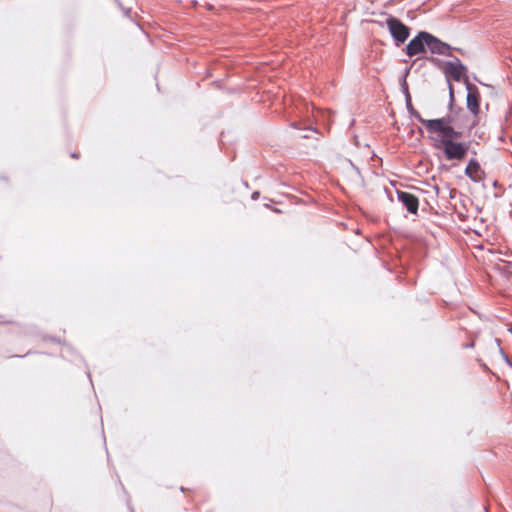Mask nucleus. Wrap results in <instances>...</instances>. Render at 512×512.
Returning <instances> with one entry per match:
<instances>
[{
	"label": "nucleus",
	"instance_id": "obj_1",
	"mask_svg": "<svg viewBox=\"0 0 512 512\" xmlns=\"http://www.w3.org/2000/svg\"><path fill=\"white\" fill-rule=\"evenodd\" d=\"M429 60L441 68L448 84L451 81H462L465 84V80H469L467 75L468 68L459 58L454 57L453 60L443 61L439 58L431 57Z\"/></svg>",
	"mask_w": 512,
	"mask_h": 512
},
{
	"label": "nucleus",
	"instance_id": "obj_2",
	"mask_svg": "<svg viewBox=\"0 0 512 512\" xmlns=\"http://www.w3.org/2000/svg\"><path fill=\"white\" fill-rule=\"evenodd\" d=\"M437 150H441L449 161H463L469 152L470 142L465 141H445L444 144L433 145Z\"/></svg>",
	"mask_w": 512,
	"mask_h": 512
},
{
	"label": "nucleus",
	"instance_id": "obj_3",
	"mask_svg": "<svg viewBox=\"0 0 512 512\" xmlns=\"http://www.w3.org/2000/svg\"><path fill=\"white\" fill-rule=\"evenodd\" d=\"M385 24L396 47H400L407 41L410 36L411 28L399 18L389 15L385 20Z\"/></svg>",
	"mask_w": 512,
	"mask_h": 512
},
{
	"label": "nucleus",
	"instance_id": "obj_4",
	"mask_svg": "<svg viewBox=\"0 0 512 512\" xmlns=\"http://www.w3.org/2000/svg\"><path fill=\"white\" fill-rule=\"evenodd\" d=\"M428 46V32L419 31L406 45L404 51L407 56L426 54Z\"/></svg>",
	"mask_w": 512,
	"mask_h": 512
},
{
	"label": "nucleus",
	"instance_id": "obj_5",
	"mask_svg": "<svg viewBox=\"0 0 512 512\" xmlns=\"http://www.w3.org/2000/svg\"><path fill=\"white\" fill-rule=\"evenodd\" d=\"M465 87L467 90L466 96V106L467 110L473 115L474 118H477L480 114V101L481 96L478 87L471 83L469 80H465Z\"/></svg>",
	"mask_w": 512,
	"mask_h": 512
},
{
	"label": "nucleus",
	"instance_id": "obj_6",
	"mask_svg": "<svg viewBox=\"0 0 512 512\" xmlns=\"http://www.w3.org/2000/svg\"><path fill=\"white\" fill-rule=\"evenodd\" d=\"M458 115H463V113L449 112L444 117L429 119L426 121V130L433 134L444 129L446 126L458 125Z\"/></svg>",
	"mask_w": 512,
	"mask_h": 512
},
{
	"label": "nucleus",
	"instance_id": "obj_7",
	"mask_svg": "<svg viewBox=\"0 0 512 512\" xmlns=\"http://www.w3.org/2000/svg\"><path fill=\"white\" fill-rule=\"evenodd\" d=\"M454 49L450 44L428 32L427 51H430L432 54L453 57L451 51Z\"/></svg>",
	"mask_w": 512,
	"mask_h": 512
},
{
	"label": "nucleus",
	"instance_id": "obj_8",
	"mask_svg": "<svg viewBox=\"0 0 512 512\" xmlns=\"http://www.w3.org/2000/svg\"><path fill=\"white\" fill-rule=\"evenodd\" d=\"M460 129L457 125L446 126L437 132L439 134L437 138L432 136L429 138L434 141L433 145L444 144L445 141H457L463 137V132Z\"/></svg>",
	"mask_w": 512,
	"mask_h": 512
},
{
	"label": "nucleus",
	"instance_id": "obj_9",
	"mask_svg": "<svg viewBox=\"0 0 512 512\" xmlns=\"http://www.w3.org/2000/svg\"><path fill=\"white\" fill-rule=\"evenodd\" d=\"M397 199L408 213L417 215L419 209V199L413 193L396 189Z\"/></svg>",
	"mask_w": 512,
	"mask_h": 512
},
{
	"label": "nucleus",
	"instance_id": "obj_10",
	"mask_svg": "<svg viewBox=\"0 0 512 512\" xmlns=\"http://www.w3.org/2000/svg\"><path fill=\"white\" fill-rule=\"evenodd\" d=\"M449 103H448V111L452 113H463L466 115V111L463 107L457 106L455 104V95H454V87L452 83H449Z\"/></svg>",
	"mask_w": 512,
	"mask_h": 512
},
{
	"label": "nucleus",
	"instance_id": "obj_11",
	"mask_svg": "<svg viewBox=\"0 0 512 512\" xmlns=\"http://www.w3.org/2000/svg\"><path fill=\"white\" fill-rule=\"evenodd\" d=\"M405 105H406V109H407V112L409 113L410 117H412V118L416 119L417 121H419L426 128V124H427L426 121L428 119H424L421 116V114L414 108V106L412 104V98L405 100Z\"/></svg>",
	"mask_w": 512,
	"mask_h": 512
},
{
	"label": "nucleus",
	"instance_id": "obj_12",
	"mask_svg": "<svg viewBox=\"0 0 512 512\" xmlns=\"http://www.w3.org/2000/svg\"><path fill=\"white\" fill-rule=\"evenodd\" d=\"M469 115H458V128H467L468 130H472L477 125V120L474 118L471 123H468L467 120Z\"/></svg>",
	"mask_w": 512,
	"mask_h": 512
},
{
	"label": "nucleus",
	"instance_id": "obj_13",
	"mask_svg": "<svg viewBox=\"0 0 512 512\" xmlns=\"http://www.w3.org/2000/svg\"><path fill=\"white\" fill-rule=\"evenodd\" d=\"M290 126L297 130L312 131V132L318 133V130L316 127H314L312 125H307L303 121H293V122H291Z\"/></svg>",
	"mask_w": 512,
	"mask_h": 512
},
{
	"label": "nucleus",
	"instance_id": "obj_14",
	"mask_svg": "<svg viewBox=\"0 0 512 512\" xmlns=\"http://www.w3.org/2000/svg\"><path fill=\"white\" fill-rule=\"evenodd\" d=\"M469 168H472L473 173L481 175L483 178L485 177V172L481 168L479 161L475 158H471L469 161Z\"/></svg>",
	"mask_w": 512,
	"mask_h": 512
},
{
	"label": "nucleus",
	"instance_id": "obj_15",
	"mask_svg": "<svg viewBox=\"0 0 512 512\" xmlns=\"http://www.w3.org/2000/svg\"><path fill=\"white\" fill-rule=\"evenodd\" d=\"M464 174L474 183H480L483 181V177L476 173H473L472 168H469V163L467 164Z\"/></svg>",
	"mask_w": 512,
	"mask_h": 512
},
{
	"label": "nucleus",
	"instance_id": "obj_16",
	"mask_svg": "<svg viewBox=\"0 0 512 512\" xmlns=\"http://www.w3.org/2000/svg\"><path fill=\"white\" fill-rule=\"evenodd\" d=\"M495 342L497 343L498 345V348H499V353L502 357V359L505 361V363L510 366L512 368V361L511 359L509 358V356L506 354V352L503 350V348H501L500 346V339L496 338L495 339Z\"/></svg>",
	"mask_w": 512,
	"mask_h": 512
},
{
	"label": "nucleus",
	"instance_id": "obj_17",
	"mask_svg": "<svg viewBox=\"0 0 512 512\" xmlns=\"http://www.w3.org/2000/svg\"><path fill=\"white\" fill-rule=\"evenodd\" d=\"M76 355V352L74 351L73 347L69 344H64V348H63V351H62V355L63 357H67L68 355Z\"/></svg>",
	"mask_w": 512,
	"mask_h": 512
},
{
	"label": "nucleus",
	"instance_id": "obj_18",
	"mask_svg": "<svg viewBox=\"0 0 512 512\" xmlns=\"http://www.w3.org/2000/svg\"><path fill=\"white\" fill-rule=\"evenodd\" d=\"M401 92L404 95L405 100L412 98L410 91H409V85L408 83L400 85Z\"/></svg>",
	"mask_w": 512,
	"mask_h": 512
},
{
	"label": "nucleus",
	"instance_id": "obj_19",
	"mask_svg": "<svg viewBox=\"0 0 512 512\" xmlns=\"http://www.w3.org/2000/svg\"><path fill=\"white\" fill-rule=\"evenodd\" d=\"M410 71H411V68L410 67H406L401 75V77H405L407 78L410 74Z\"/></svg>",
	"mask_w": 512,
	"mask_h": 512
},
{
	"label": "nucleus",
	"instance_id": "obj_20",
	"mask_svg": "<svg viewBox=\"0 0 512 512\" xmlns=\"http://www.w3.org/2000/svg\"><path fill=\"white\" fill-rule=\"evenodd\" d=\"M119 7L122 9V11L124 12V14H125L127 17H129V15H130V13H131V9H130V8H124L122 5H121V6H119Z\"/></svg>",
	"mask_w": 512,
	"mask_h": 512
},
{
	"label": "nucleus",
	"instance_id": "obj_21",
	"mask_svg": "<svg viewBox=\"0 0 512 512\" xmlns=\"http://www.w3.org/2000/svg\"><path fill=\"white\" fill-rule=\"evenodd\" d=\"M439 170H440V171H449V170H450V167H449V166H447L446 164H441V165L439 166Z\"/></svg>",
	"mask_w": 512,
	"mask_h": 512
},
{
	"label": "nucleus",
	"instance_id": "obj_22",
	"mask_svg": "<svg viewBox=\"0 0 512 512\" xmlns=\"http://www.w3.org/2000/svg\"><path fill=\"white\" fill-rule=\"evenodd\" d=\"M47 339L53 341V342H56V343H62L61 340L57 337H54V336H49Z\"/></svg>",
	"mask_w": 512,
	"mask_h": 512
},
{
	"label": "nucleus",
	"instance_id": "obj_23",
	"mask_svg": "<svg viewBox=\"0 0 512 512\" xmlns=\"http://www.w3.org/2000/svg\"><path fill=\"white\" fill-rule=\"evenodd\" d=\"M406 83H408L407 82V78L400 76V78H399V85L406 84Z\"/></svg>",
	"mask_w": 512,
	"mask_h": 512
},
{
	"label": "nucleus",
	"instance_id": "obj_24",
	"mask_svg": "<svg viewBox=\"0 0 512 512\" xmlns=\"http://www.w3.org/2000/svg\"><path fill=\"white\" fill-rule=\"evenodd\" d=\"M478 361H479L480 365L482 366V368H483L485 371H488V370H489L488 366H487L485 363H483L481 360H478Z\"/></svg>",
	"mask_w": 512,
	"mask_h": 512
},
{
	"label": "nucleus",
	"instance_id": "obj_25",
	"mask_svg": "<svg viewBox=\"0 0 512 512\" xmlns=\"http://www.w3.org/2000/svg\"><path fill=\"white\" fill-rule=\"evenodd\" d=\"M472 347H474V343L473 342L464 344V348H472Z\"/></svg>",
	"mask_w": 512,
	"mask_h": 512
},
{
	"label": "nucleus",
	"instance_id": "obj_26",
	"mask_svg": "<svg viewBox=\"0 0 512 512\" xmlns=\"http://www.w3.org/2000/svg\"><path fill=\"white\" fill-rule=\"evenodd\" d=\"M70 156H71L72 158L77 159V158H79V153H78V152H73V153H71V154H70Z\"/></svg>",
	"mask_w": 512,
	"mask_h": 512
},
{
	"label": "nucleus",
	"instance_id": "obj_27",
	"mask_svg": "<svg viewBox=\"0 0 512 512\" xmlns=\"http://www.w3.org/2000/svg\"><path fill=\"white\" fill-rule=\"evenodd\" d=\"M31 353H32L31 351H28L25 355H17L16 357L23 358L27 355H30Z\"/></svg>",
	"mask_w": 512,
	"mask_h": 512
},
{
	"label": "nucleus",
	"instance_id": "obj_28",
	"mask_svg": "<svg viewBox=\"0 0 512 512\" xmlns=\"http://www.w3.org/2000/svg\"><path fill=\"white\" fill-rule=\"evenodd\" d=\"M251 199L256 200V191H253L251 194Z\"/></svg>",
	"mask_w": 512,
	"mask_h": 512
},
{
	"label": "nucleus",
	"instance_id": "obj_29",
	"mask_svg": "<svg viewBox=\"0 0 512 512\" xmlns=\"http://www.w3.org/2000/svg\"><path fill=\"white\" fill-rule=\"evenodd\" d=\"M507 331L512 335V323L509 324Z\"/></svg>",
	"mask_w": 512,
	"mask_h": 512
},
{
	"label": "nucleus",
	"instance_id": "obj_30",
	"mask_svg": "<svg viewBox=\"0 0 512 512\" xmlns=\"http://www.w3.org/2000/svg\"><path fill=\"white\" fill-rule=\"evenodd\" d=\"M474 79H475L476 81H478L480 84L484 85V83H483V82H481V81L478 79V77H477L476 75H474Z\"/></svg>",
	"mask_w": 512,
	"mask_h": 512
},
{
	"label": "nucleus",
	"instance_id": "obj_31",
	"mask_svg": "<svg viewBox=\"0 0 512 512\" xmlns=\"http://www.w3.org/2000/svg\"><path fill=\"white\" fill-rule=\"evenodd\" d=\"M300 137L303 138V139L309 138V136L307 134L300 135Z\"/></svg>",
	"mask_w": 512,
	"mask_h": 512
},
{
	"label": "nucleus",
	"instance_id": "obj_32",
	"mask_svg": "<svg viewBox=\"0 0 512 512\" xmlns=\"http://www.w3.org/2000/svg\"><path fill=\"white\" fill-rule=\"evenodd\" d=\"M114 1H115V3H116L118 6H121V2H120V0H114Z\"/></svg>",
	"mask_w": 512,
	"mask_h": 512
},
{
	"label": "nucleus",
	"instance_id": "obj_33",
	"mask_svg": "<svg viewBox=\"0 0 512 512\" xmlns=\"http://www.w3.org/2000/svg\"><path fill=\"white\" fill-rule=\"evenodd\" d=\"M87 375H88L89 379H91V374H90L89 370L87 371ZM90 382L92 383V380H90Z\"/></svg>",
	"mask_w": 512,
	"mask_h": 512
},
{
	"label": "nucleus",
	"instance_id": "obj_34",
	"mask_svg": "<svg viewBox=\"0 0 512 512\" xmlns=\"http://www.w3.org/2000/svg\"><path fill=\"white\" fill-rule=\"evenodd\" d=\"M418 132H419L421 135H423V130H422V128H418Z\"/></svg>",
	"mask_w": 512,
	"mask_h": 512
},
{
	"label": "nucleus",
	"instance_id": "obj_35",
	"mask_svg": "<svg viewBox=\"0 0 512 512\" xmlns=\"http://www.w3.org/2000/svg\"><path fill=\"white\" fill-rule=\"evenodd\" d=\"M260 64L261 63L258 62V66H257L258 71L260 70Z\"/></svg>",
	"mask_w": 512,
	"mask_h": 512
},
{
	"label": "nucleus",
	"instance_id": "obj_36",
	"mask_svg": "<svg viewBox=\"0 0 512 512\" xmlns=\"http://www.w3.org/2000/svg\"><path fill=\"white\" fill-rule=\"evenodd\" d=\"M130 512H134V510H133V508H132V507H130Z\"/></svg>",
	"mask_w": 512,
	"mask_h": 512
}]
</instances>
